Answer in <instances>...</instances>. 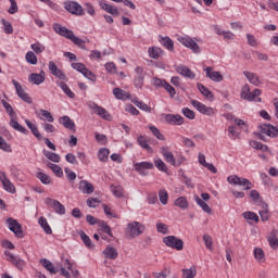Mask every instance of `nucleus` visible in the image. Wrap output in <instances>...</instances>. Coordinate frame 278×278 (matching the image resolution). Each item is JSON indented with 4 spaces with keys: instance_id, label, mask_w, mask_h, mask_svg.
Returning <instances> with one entry per match:
<instances>
[{
    "instance_id": "f257e3e1",
    "label": "nucleus",
    "mask_w": 278,
    "mask_h": 278,
    "mask_svg": "<svg viewBox=\"0 0 278 278\" xmlns=\"http://www.w3.org/2000/svg\"><path fill=\"white\" fill-rule=\"evenodd\" d=\"M52 28L55 34H59V36L71 40L74 45H76V47H81L83 45H85V41L81 38L75 36V33H73V30L66 28L65 26L54 23L52 25Z\"/></svg>"
},
{
    "instance_id": "f03ea898",
    "label": "nucleus",
    "mask_w": 278,
    "mask_h": 278,
    "mask_svg": "<svg viewBox=\"0 0 278 278\" xmlns=\"http://www.w3.org/2000/svg\"><path fill=\"white\" fill-rule=\"evenodd\" d=\"M177 40L178 42H180V45H182V47L190 49L192 53H195V54L201 53V47L199 46V43H197L199 42V39L185 35V36H178Z\"/></svg>"
},
{
    "instance_id": "7ed1b4c3",
    "label": "nucleus",
    "mask_w": 278,
    "mask_h": 278,
    "mask_svg": "<svg viewBox=\"0 0 278 278\" xmlns=\"http://www.w3.org/2000/svg\"><path fill=\"white\" fill-rule=\"evenodd\" d=\"M260 94H262V90L254 89L251 91V87L249 85H244L241 89V99L244 101H254L255 103H262V98H260Z\"/></svg>"
},
{
    "instance_id": "20e7f679",
    "label": "nucleus",
    "mask_w": 278,
    "mask_h": 278,
    "mask_svg": "<svg viewBox=\"0 0 278 278\" xmlns=\"http://www.w3.org/2000/svg\"><path fill=\"white\" fill-rule=\"evenodd\" d=\"M260 129L261 132L257 134V138L264 142H266V136L269 138H277L278 136V126H273L271 124H263L260 126Z\"/></svg>"
},
{
    "instance_id": "39448f33",
    "label": "nucleus",
    "mask_w": 278,
    "mask_h": 278,
    "mask_svg": "<svg viewBox=\"0 0 278 278\" xmlns=\"http://www.w3.org/2000/svg\"><path fill=\"white\" fill-rule=\"evenodd\" d=\"M147 227L139 222H130L127 224V233L130 238H138V236H142Z\"/></svg>"
},
{
    "instance_id": "423d86ee",
    "label": "nucleus",
    "mask_w": 278,
    "mask_h": 278,
    "mask_svg": "<svg viewBox=\"0 0 278 278\" xmlns=\"http://www.w3.org/2000/svg\"><path fill=\"white\" fill-rule=\"evenodd\" d=\"M63 5L66 12L74 14V16H84V14H86V12H84V7L77 1H65Z\"/></svg>"
},
{
    "instance_id": "0eeeda50",
    "label": "nucleus",
    "mask_w": 278,
    "mask_h": 278,
    "mask_svg": "<svg viewBox=\"0 0 278 278\" xmlns=\"http://www.w3.org/2000/svg\"><path fill=\"white\" fill-rule=\"evenodd\" d=\"M88 108L97 114L103 121H112V114L105 110L103 106H99L96 102H90Z\"/></svg>"
},
{
    "instance_id": "6e6552de",
    "label": "nucleus",
    "mask_w": 278,
    "mask_h": 278,
    "mask_svg": "<svg viewBox=\"0 0 278 278\" xmlns=\"http://www.w3.org/2000/svg\"><path fill=\"white\" fill-rule=\"evenodd\" d=\"M0 182L2 185L3 190H5V192H9L10 194H15L16 186H14V182L10 180V178L8 177V174L3 170H0Z\"/></svg>"
},
{
    "instance_id": "1a4fd4ad",
    "label": "nucleus",
    "mask_w": 278,
    "mask_h": 278,
    "mask_svg": "<svg viewBox=\"0 0 278 278\" xmlns=\"http://www.w3.org/2000/svg\"><path fill=\"white\" fill-rule=\"evenodd\" d=\"M163 242L169 249H175L176 251H184V240H181L175 236L164 237Z\"/></svg>"
},
{
    "instance_id": "9d476101",
    "label": "nucleus",
    "mask_w": 278,
    "mask_h": 278,
    "mask_svg": "<svg viewBox=\"0 0 278 278\" xmlns=\"http://www.w3.org/2000/svg\"><path fill=\"white\" fill-rule=\"evenodd\" d=\"M12 84L15 88L17 97H20V99H22V101H24L25 103H28V105H31V103H34V100L27 92H25L23 86H21V83L16 79H13Z\"/></svg>"
},
{
    "instance_id": "9b49d317",
    "label": "nucleus",
    "mask_w": 278,
    "mask_h": 278,
    "mask_svg": "<svg viewBox=\"0 0 278 278\" xmlns=\"http://www.w3.org/2000/svg\"><path fill=\"white\" fill-rule=\"evenodd\" d=\"M134 168L137 173H139V175H141L142 177H147V170H153L155 168V165L151 162L143 161L135 163Z\"/></svg>"
},
{
    "instance_id": "f8f14e48",
    "label": "nucleus",
    "mask_w": 278,
    "mask_h": 278,
    "mask_svg": "<svg viewBox=\"0 0 278 278\" xmlns=\"http://www.w3.org/2000/svg\"><path fill=\"white\" fill-rule=\"evenodd\" d=\"M7 224L8 227L10 229V231H12L13 233H15L16 238H23V226H21V224H18V220L10 217L7 219Z\"/></svg>"
},
{
    "instance_id": "ddd939ff",
    "label": "nucleus",
    "mask_w": 278,
    "mask_h": 278,
    "mask_svg": "<svg viewBox=\"0 0 278 278\" xmlns=\"http://www.w3.org/2000/svg\"><path fill=\"white\" fill-rule=\"evenodd\" d=\"M46 205H48L49 207H52L54 212L60 216H63V214H66V207H64V205L61 204V202L55 199L47 198Z\"/></svg>"
},
{
    "instance_id": "4468645a",
    "label": "nucleus",
    "mask_w": 278,
    "mask_h": 278,
    "mask_svg": "<svg viewBox=\"0 0 278 278\" xmlns=\"http://www.w3.org/2000/svg\"><path fill=\"white\" fill-rule=\"evenodd\" d=\"M48 67H49L50 73L54 77H58V79H60L61 81H68V77H66V74H64V72H62V70H60L58 67L55 62L50 61L49 64H48Z\"/></svg>"
},
{
    "instance_id": "2eb2a0df",
    "label": "nucleus",
    "mask_w": 278,
    "mask_h": 278,
    "mask_svg": "<svg viewBox=\"0 0 278 278\" xmlns=\"http://www.w3.org/2000/svg\"><path fill=\"white\" fill-rule=\"evenodd\" d=\"M45 79H47L45 71H40L39 74L38 73H31L28 76L29 84H34V86H40V84H45Z\"/></svg>"
},
{
    "instance_id": "dca6fc26",
    "label": "nucleus",
    "mask_w": 278,
    "mask_h": 278,
    "mask_svg": "<svg viewBox=\"0 0 278 278\" xmlns=\"http://www.w3.org/2000/svg\"><path fill=\"white\" fill-rule=\"evenodd\" d=\"M136 76L134 78V84L136 88H142L144 86V68L137 66L135 68Z\"/></svg>"
},
{
    "instance_id": "f3484780",
    "label": "nucleus",
    "mask_w": 278,
    "mask_h": 278,
    "mask_svg": "<svg viewBox=\"0 0 278 278\" xmlns=\"http://www.w3.org/2000/svg\"><path fill=\"white\" fill-rule=\"evenodd\" d=\"M176 73H178V75H181L182 77H187V79H194V77H197V74H194V72H192L188 66L186 65H177L175 67Z\"/></svg>"
},
{
    "instance_id": "a211bd4d",
    "label": "nucleus",
    "mask_w": 278,
    "mask_h": 278,
    "mask_svg": "<svg viewBox=\"0 0 278 278\" xmlns=\"http://www.w3.org/2000/svg\"><path fill=\"white\" fill-rule=\"evenodd\" d=\"M99 5L101 10H103L104 12H108V14H111L112 16H118V14H121V12H118V9L116 7L108 3V1L105 0H100Z\"/></svg>"
},
{
    "instance_id": "6ab92c4d",
    "label": "nucleus",
    "mask_w": 278,
    "mask_h": 278,
    "mask_svg": "<svg viewBox=\"0 0 278 278\" xmlns=\"http://www.w3.org/2000/svg\"><path fill=\"white\" fill-rule=\"evenodd\" d=\"M35 114H36L37 118H39V121H47V123H53V121H55V118L53 117L51 112H49L45 109H40V110L36 111Z\"/></svg>"
},
{
    "instance_id": "aec40b11",
    "label": "nucleus",
    "mask_w": 278,
    "mask_h": 278,
    "mask_svg": "<svg viewBox=\"0 0 278 278\" xmlns=\"http://www.w3.org/2000/svg\"><path fill=\"white\" fill-rule=\"evenodd\" d=\"M243 75L248 79V81L252 84V86H262V79H260V76L257 74L244 71Z\"/></svg>"
},
{
    "instance_id": "412c9836",
    "label": "nucleus",
    "mask_w": 278,
    "mask_h": 278,
    "mask_svg": "<svg viewBox=\"0 0 278 278\" xmlns=\"http://www.w3.org/2000/svg\"><path fill=\"white\" fill-rule=\"evenodd\" d=\"M60 125H63L65 129H70V131H76L77 127L75 126V122L71 119L68 115H64L59 119Z\"/></svg>"
},
{
    "instance_id": "4be33fe9",
    "label": "nucleus",
    "mask_w": 278,
    "mask_h": 278,
    "mask_svg": "<svg viewBox=\"0 0 278 278\" xmlns=\"http://www.w3.org/2000/svg\"><path fill=\"white\" fill-rule=\"evenodd\" d=\"M78 189L83 194H92V192H94V186L88 180H80Z\"/></svg>"
},
{
    "instance_id": "5701e85b",
    "label": "nucleus",
    "mask_w": 278,
    "mask_h": 278,
    "mask_svg": "<svg viewBox=\"0 0 278 278\" xmlns=\"http://www.w3.org/2000/svg\"><path fill=\"white\" fill-rule=\"evenodd\" d=\"M165 121L168 125H184V117L181 115L166 114Z\"/></svg>"
},
{
    "instance_id": "b1692460",
    "label": "nucleus",
    "mask_w": 278,
    "mask_h": 278,
    "mask_svg": "<svg viewBox=\"0 0 278 278\" xmlns=\"http://www.w3.org/2000/svg\"><path fill=\"white\" fill-rule=\"evenodd\" d=\"M161 153L165 162H167L168 164H172V166H175V155L173 154V152L168 150V148L166 147L161 148Z\"/></svg>"
},
{
    "instance_id": "393cba45",
    "label": "nucleus",
    "mask_w": 278,
    "mask_h": 278,
    "mask_svg": "<svg viewBox=\"0 0 278 278\" xmlns=\"http://www.w3.org/2000/svg\"><path fill=\"white\" fill-rule=\"evenodd\" d=\"M10 126L15 129V131H20V134H24V136H27L29 134L28 130H26L25 127L18 124L16 121V116L10 117Z\"/></svg>"
},
{
    "instance_id": "a878e982",
    "label": "nucleus",
    "mask_w": 278,
    "mask_h": 278,
    "mask_svg": "<svg viewBox=\"0 0 278 278\" xmlns=\"http://www.w3.org/2000/svg\"><path fill=\"white\" fill-rule=\"evenodd\" d=\"M113 94L115 99H118L119 101H127V99H130L131 94L129 92L121 89V88H114Z\"/></svg>"
},
{
    "instance_id": "bb28decb",
    "label": "nucleus",
    "mask_w": 278,
    "mask_h": 278,
    "mask_svg": "<svg viewBox=\"0 0 278 278\" xmlns=\"http://www.w3.org/2000/svg\"><path fill=\"white\" fill-rule=\"evenodd\" d=\"M103 255L106 260H116L118 257V251H116V248L108 245L103 251Z\"/></svg>"
},
{
    "instance_id": "cd10ccee",
    "label": "nucleus",
    "mask_w": 278,
    "mask_h": 278,
    "mask_svg": "<svg viewBox=\"0 0 278 278\" xmlns=\"http://www.w3.org/2000/svg\"><path fill=\"white\" fill-rule=\"evenodd\" d=\"M56 86H59V88H61V90L64 92V94H66V97H68V99H75V92H73V90H71V87H68V85H66V83L56 81Z\"/></svg>"
},
{
    "instance_id": "c85d7f7f",
    "label": "nucleus",
    "mask_w": 278,
    "mask_h": 278,
    "mask_svg": "<svg viewBox=\"0 0 278 278\" xmlns=\"http://www.w3.org/2000/svg\"><path fill=\"white\" fill-rule=\"evenodd\" d=\"M278 231L276 229L271 230L267 238V242L271 249L277 250L278 249V238H277Z\"/></svg>"
},
{
    "instance_id": "c756f323",
    "label": "nucleus",
    "mask_w": 278,
    "mask_h": 278,
    "mask_svg": "<svg viewBox=\"0 0 278 278\" xmlns=\"http://www.w3.org/2000/svg\"><path fill=\"white\" fill-rule=\"evenodd\" d=\"M162 53H164L160 47H150L148 49V55L151 60H160L162 58Z\"/></svg>"
},
{
    "instance_id": "7c9ffc66",
    "label": "nucleus",
    "mask_w": 278,
    "mask_h": 278,
    "mask_svg": "<svg viewBox=\"0 0 278 278\" xmlns=\"http://www.w3.org/2000/svg\"><path fill=\"white\" fill-rule=\"evenodd\" d=\"M25 123L28 127V129H30L33 136H35V138H37V140H42V135H40V131L38 130V126L34 123H31V121L29 119H25Z\"/></svg>"
},
{
    "instance_id": "2f4dec72",
    "label": "nucleus",
    "mask_w": 278,
    "mask_h": 278,
    "mask_svg": "<svg viewBox=\"0 0 278 278\" xmlns=\"http://www.w3.org/2000/svg\"><path fill=\"white\" fill-rule=\"evenodd\" d=\"M206 77L212 79V81H223L224 77L220 75L219 72L212 71V67H206Z\"/></svg>"
},
{
    "instance_id": "473e14b6",
    "label": "nucleus",
    "mask_w": 278,
    "mask_h": 278,
    "mask_svg": "<svg viewBox=\"0 0 278 278\" xmlns=\"http://www.w3.org/2000/svg\"><path fill=\"white\" fill-rule=\"evenodd\" d=\"M194 201L205 212V214H212V207H210V204L205 202V200H202L199 198V195H194Z\"/></svg>"
},
{
    "instance_id": "72a5a7b5",
    "label": "nucleus",
    "mask_w": 278,
    "mask_h": 278,
    "mask_svg": "<svg viewBox=\"0 0 278 278\" xmlns=\"http://www.w3.org/2000/svg\"><path fill=\"white\" fill-rule=\"evenodd\" d=\"M137 142L139 147H141V149H144V151H148V153H153V148L149 146V141L147 140V138H144V136L140 135L137 138Z\"/></svg>"
},
{
    "instance_id": "f704fd0d",
    "label": "nucleus",
    "mask_w": 278,
    "mask_h": 278,
    "mask_svg": "<svg viewBox=\"0 0 278 278\" xmlns=\"http://www.w3.org/2000/svg\"><path fill=\"white\" fill-rule=\"evenodd\" d=\"M39 262L43 266V268H46V270H49L50 275H55V273H58V269H55V266L53 265V263H51V261L47 258H40Z\"/></svg>"
},
{
    "instance_id": "c9c22d12",
    "label": "nucleus",
    "mask_w": 278,
    "mask_h": 278,
    "mask_svg": "<svg viewBox=\"0 0 278 278\" xmlns=\"http://www.w3.org/2000/svg\"><path fill=\"white\" fill-rule=\"evenodd\" d=\"M98 160L99 162H108V160H110V149L108 148H100L98 150Z\"/></svg>"
},
{
    "instance_id": "e433bc0d",
    "label": "nucleus",
    "mask_w": 278,
    "mask_h": 278,
    "mask_svg": "<svg viewBox=\"0 0 278 278\" xmlns=\"http://www.w3.org/2000/svg\"><path fill=\"white\" fill-rule=\"evenodd\" d=\"M36 177H37V179H39V181H41V184H43V186H51V184H53L51 176H49L42 172H38L36 174Z\"/></svg>"
},
{
    "instance_id": "4c0bfd02",
    "label": "nucleus",
    "mask_w": 278,
    "mask_h": 278,
    "mask_svg": "<svg viewBox=\"0 0 278 278\" xmlns=\"http://www.w3.org/2000/svg\"><path fill=\"white\" fill-rule=\"evenodd\" d=\"M40 227H42L45 233H47L48 236H51V233H53V230L51 229V226H49V222H47V218L41 216L38 220Z\"/></svg>"
},
{
    "instance_id": "58836bf2",
    "label": "nucleus",
    "mask_w": 278,
    "mask_h": 278,
    "mask_svg": "<svg viewBox=\"0 0 278 278\" xmlns=\"http://www.w3.org/2000/svg\"><path fill=\"white\" fill-rule=\"evenodd\" d=\"M47 166L48 168H51L52 173H54L56 177H64V170H62V167H60V165L48 162Z\"/></svg>"
},
{
    "instance_id": "ea45409f",
    "label": "nucleus",
    "mask_w": 278,
    "mask_h": 278,
    "mask_svg": "<svg viewBox=\"0 0 278 278\" xmlns=\"http://www.w3.org/2000/svg\"><path fill=\"white\" fill-rule=\"evenodd\" d=\"M160 42L165 47V49H167V51H175V42H173L170 37H163Z\"/></svg>"
},
{
    "instance_id": "a19ab883",
    "label": "nucleus",
    "mask_w": 278,
    "mask_h": 278,
    "mask_svg": "<svg viewBox=\"0 0 278 278\" xmlns=\"http://www.w3.org/2000/svg\"><path fill=\"white\" fill-rule=\"evenodd\" d=\"M197 87L201 94H203V97H205L206 99H214V94L212 93V91L207 89V87H204L203 84L198 83Z\"/></svg>"
},
{
    "instance_id": "79ce46f5",
    "label": "nucleus",
    "mask_w": 278,
    "mask_h": 278,
    "mask_svg": "<svg viewBox=\"0 0 278 278\" xmlns=\"http://www.w3.org/2000/svg\"><path fill=\"white\" fill-rule=\"evenodd\" d=\"M154 165L161 173H168V165L162 159H154Z\"/></svg>"
},
{
    "instance_id": "37998d69",
    "label": "nucleus",
    "mask_w": 278,
    "mask_h": 278,
    "mask_svg": "<svg viewBox=\"0 0 278 278\" xmlns=\"http://www.w3.org/2000/svg\"><path fill=\"white\" fill-rule=\"evenodd\" d=\"M174 205L180 210H188V199H186V197H179L175 200Z\"/></svg>"
},
{
    "instance_id": "c03bdc74",
    "label": "nucleus",
    "mask_w": 278,
    "mask_h": 278,
    "mask_svg": "<svg viewBox=\"0 0 278 278\" xmlns=\"http://www.w3.org/2000/svg\"><path fill=\"white\" fill-rule=\"evenodd\" d=\"M250 147H252V149H256V151H268V146L263 144L262 142L255 140L250 141Z\"/></svg>"
},
{
    "instance_id": "a18cd8bd",
    "label": "nucleus",
    "mask_w": 278,
    "mask_h": 278,
    "mask_svg": "<svg viewBox=\"0 0 278 278\" xmlns=\"http://www.w3.org/2000/svg\"><path fill=\"white\" fill-rule=\"evenodd\" d=\"M111 190L114 197H117V199H123L125 195V189H123L122 186H111Z\"/></svg>"
},
{
    "instance_id": "49530a36",
    "label": "nucleus",
    "mask_w": 278,
    "mask_h": 278,
    "mask_svg": "<svg viewBox=\"0 0 278 278\" xmlns=\"http://www.w3.org/2000/svg\"><path fill=\"white\" fill-rule=\"evenodd\" d=\"M80 239L83 240L84 244L88 248V249H93V244H92V240L90 239V237H88V235H86V232L80 231L79 232Z\"/></svg>"
},
{
    "instance_id": "de8ad7c7",
    "label": "nucleus",
    "mask_w": 278,
    "mask_h": 278,
    "mask_svg": "<svg viewBox=\"0 0 278 278\" xmlns=\"http://www.w3.org/2000/svg\"><path fill=\"white\" fill-rule=\"evenodd\" d=\"M258 214L261 216V220L266 223V220L270 218V214L268 213V204H263V210L258 211Z\"/></svg>"
},
{
    "instance_id": "09e8293b",
    "label": "nucleus",
    "mask_w": 278,
    "mask_h": 278,
    "mask_svg": "<svg viewBox=\"0 0 278 278\" xmlns=\"http://www.w3.org/2000/svg\"><path fill=\"white\" fill-rule=\"evenodd\" d=\"M237 186H240L241 188H243V190H251L253 188V182H251L249 179L247 178H240L239 179V184Z\"/></svg>"
},
{
    "instance_id": "8fccbe9b",
    "label": "nucleus",
    "mask_w": 278,
    "mask_h": 278,
    "mask_svg": "<svg viewBox=\"0 0 278 278\" xmlns=\"http://www.w3.org/2000/svg\"><path fill=\"white\" fill-rule=\"evenodd\" d=\"M242 216L243 218H245V220H253L254 223H260V216L251 211L244 212Z\"/></svg>"
},
{
    "instance_id": "3c124183",
    "label": "nucleus",
    "mask_w": 278,
    "mask_h": 278,
    "mask_svg": "<svg viewBox=\"0 0 278 278\" xmlns=\"http://www.w3.org/2000/svg\"><path fill=\"white\" fill-rule=\"evenodd\" d=\"M1 24L3 25L4 34H14V27H12V23L5 21L4 18L1 20Z\"/></svg>"
},
{
    "instance_id": "603ef678",
    "label": "nucleus",
    "mask_w": 278,
    "mask_h": 278,
    "mask_svg": "<svg viewBox=\"0 0 278 278\" xmlns=\"http://www.w3.org/2000/svg\"><path fill=\"white\" fill-rule=\"evenodd\" d=\"M25 58L28 64H33V65L38 64V56H36V54L33 51H28Z\"/></svg>"
},
{
    "instance_id": "864d4df0",
    "label": "nucleus",
    "mask_w": 278,
    "mask_h": 278,
    "mask_svg": "<svg viewBox=\"0 0 278 278\" xmlns=\"http://www.w3.org/2000/svg\"><path fill=\"white\" fill-rule=\"evenodd\" d=\"M63 264H64L65 268H67V270H71L73 277H79V270H74L73 263H71V261L68 258H65L63 261Z\"/></svg>"
},
{
    "instance_id": "5fc2aeb1",
    "label": "nucleus",
    "mask_w": 278,
    "mask_h": 278,
    "mask_svg": "<svg viewBox=\"0 0 278 278\" xmlns=\"http://www.w3.org/2000/svg\"><path fill=\"white\" fill-rule=\"evenodd\" d=\"M191 105L200 112V114H203L204 110H206L207 105L203 104L202 102H199V100H191Z\"/></svg>"
},
{
    "instance_id": "6e6d98bb",
    "label": "nucleus",
    "mask_w": 278,
    "mask_h": 278,
    "mask_svg": "<svg viewBox=\"0 0 278 278\" xmlns=\"http://www.w3.org/2000/svg\"><path fill=\"white\" fill-rule=\"evenodd\" d=\"M99 227L101 228V231H103L104 233L109 235L110 238L114 237V235L112 233V228L105 222H100L99 223Z\"/></svg>"
},
{
    "instance_id": "4d7b16f0",
    "label": "nucleus",
    "mask_w": 278,
    "mask_h": 278,
    "mask_svg": "<svg viewBox=\"0 0 278 278\" xmlns=\"http://www.w3.org/2000/svg\"><path fill=\"white\" fill-rule=\"evenodd\" d=\"M31 50L38 54L42 53L46 49L45 45L40 43V41H37L30 46Z\"/></svg>"
},
{
    "instance_id": "13d9d810",
    "label": "nucleus",
    "mask_w": 278,
    "mask_h": 278,
    "mask_svg": "<svg viewBox=\"0 0 278 278\" xmlns=\"http://www.w3.org/2000/svg\"><path fill=\"white\" fill-rule=\"evenodd\" d=\"M46 157L50 160V162H54L55 164L60 163V160H62V157H60V154L54 153V152H46L45 153Z\"/></svg>"
},
{
    "instance_id": "bf43d9fd",
    "label": "nucleus",
    "mask_w": 278,
    "mask_h": 278,
    "mask_svg": "<svg viewBox=\"0 0 278 278\" xmlns=\"http://www.w3.org/2000/svg\"><path fill=\"white\" fill-rule=\"evenodd\" d=\"M159 199L162 205H167L168 203V191L165 189L159 191Z\"/></svg>"
},
{
    "instance_id": "052dcab7",
    "label": "nucleus",
    "mask_w": 278,
    "mask_h": 278,
    "mask_svg": "<svg viewBox=\"0 0 278 278\" xmlns=\"http://www.w3.org/2000/svg\"><path fill=\"white\" fill-rule=\"evenodd\" d=\"M1 103H2L3 108L5 109V112L9 113L10 118H12L13 116H16V112H14V109H12V105L10 103H8V101L1 100Z\"/></svg>"
},
{
    "instance_id": "680f3d73",
    "label": "nucleus",
    "mask_w": 278,
    "mask_h": 278,
    "mask_svg": "<svg viewBox=\"0 0 278 278\" xmlns=\"http://www.w3.org/2000/svg\"><path fill=\"white\" fill-rule=\"evenodd\" d=\"M197 277V268H189L182 270V278H194Z\"/></svg>"
},
{
    "instance_id": "e2e57ef3",
    "label": "nucleus",
    "mask_w": 278,
    "mask_h": 278,
    "mask_svg": "<svg viewBox=\"0 0 278 278\" xmlns=\"http://www.w3.org/2000/svg\"><path fill=\"white\" fill-rule=\"evenodd\" d=\"M264 257H265L264 250H262L261 248H255L254 249V258L257 262H264Z\"/></svg>"
},
{
    "instance_id": "0e129e2a",
    "label": "nucleus",
    "mask_w": 278,
    "mask_h": 278,
    "mask_svg": "<svg viewBox=\"0 0 278 278\" xmlns=\"http://www.w3.org/2000/svg\"><path fill=\"white\" fill-rule=\"evenodd\" d=\"M156 231L159 233H163V236L168 235V225H166L164 223H157L156 224Z\"/></svg>"
},
{
    "instance_id": "69168bd1",
    "label": "nucleus",
    "mask_w": 278,
    "mask_h": 278,
    "mask_svg": "<svg viewBox=\"0 0 278 278\" xmlns=\"http://www.w3.org/2000/svg\"><path fill=\"white\" fill-rule=\"evenodd\" d=\"M13 264L15 268H17V270H24L27 263L25 262V260L17 256Z\"/></svg>"
},
{
    "instance_id": "338daca9",
    "label": "nucleus",
    "mask_w": 278,
    "mask_h": 278,
    "mask_svg": "<svg viewBox=\"0 0 278 278\" xmlns=\"http://www.w3.org/2000/svg\"><path fill=\"white\" fill-rule=\"evenodd\" d=\"M240 134L236 130V126H229L228 127V137L230 140H237L239 138Z\"/></svg>"
},
{
    "instance_id": "774afa93",
    "label": "nucleus",
    "mask_w": 278,
    "mask_h": 278,
    "mask_svg": "<svg viewBox=\"0 0 278 278\" xmlns=\"http://www.w3.org/2000/svg\"><path fill=\"white\" fill-rule=\"evenodd\" d=\"M94 138L97 140V142H99V144H108V136L105 135H101L99 132H94Z\"/></svg>"
}]
</instances>
